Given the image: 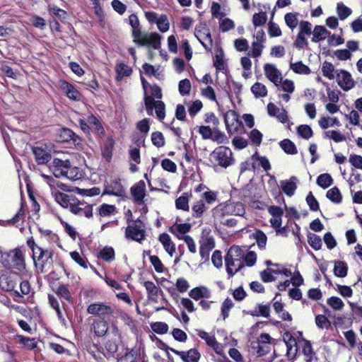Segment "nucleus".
I'll return each instance as SVG.
<instances>
[{"label":"nucleus","instance_id":"57","mask_svg":"<svg viewBox=\"0 0 362 362\" xmlns=\"http://www.w3.org/2000/svg\"><path fill=\"white\" fill-rule=\"evenodd\" d=\"M234 306L233 300L230 298H226L221 305V315L223 320L229 315L230 310Z\"/></svg>","mask_w":362,"mask_h":362},{"label":"nucleus","instance_id":"23","mask_svg":"<svg viewBox=\"0 0 362 362\" xmlns=\"http://www.w3.org/2000/svg\"><path fill=\"white\" fill-rule=\"evenodd\" d=\"M189 296L195 300H199L202 298H209L211 297V291L206 286H198L192 288Z\"/></svg>","mask_w":362,"mask_h":362},{"label":"nucleus","instance_id":"22","mask_svg":"<svg viewBox=\"0 0 362 362\" xmlns=\"http://www.w3.org/2000/svg\"><path fill=\"white\" fill-rule=\"evenodd\" d=\"M158 240L163 245L165 252L170 257H173L174 252H175V245L172 241L170 236L168 233H163L159 235Z\"/></svg>","mask_w":362,"mask_h":362},{"label":"nucleus","instance_id":"54","mask_svg":"<svg viewBox=\"0 0 362 362\" xmlns=\"http://www.w3.org/2000/svg\"><path fill=\"white\" fill-rule=\"evenodd\" d=\"M25 216V212L23 209V206H21V209L18 210V211L16 213V214L11 219L4 221H0V225L3 226H6L7 225H11L15 224L17 222H18L20 220L23 219Z\"/></svg>","mask_w":362,"mask_h":362},{"label":"nucleus","instance_id":"7","mask_svg":"<svg viewBox=\"0 0 362 362\" xmlns=\"http://www.w3.org/2000/svg\"><path fill=\"white\" fill-rule=\"evenodd\" d=\"M144 103L148 115L152 116L153 115V110H155L158 119L160 121L164 119L165 117V105L163 101L160 100H155L153 97L145 95Z\"/></svg>","mask_w":362,"mask_h":362},{"label":"nucleus","instance_id":"12","mask_svg":"<svg viewBox=\"0 0 362 362\" xmlns=\"http://www.w3.org/2000/svg\"><path fill=\"white\" fill-rule=\"evenodd\" d=\"M264 71L267 78L276 86H279L281 83V73L276 67L275 65L272 64H266L264 66Z\"/></svg>","mask_w":362,"mask_h":362},{"label":"nucleus","instance_id":"43","mask_svg":"<svg viewBox=\"0 0 362 362\" xmlns=\"http://www.w3.org/2000/svg\"><path fill=\"white\" fill-rule=\"evenodd\" d=\"M175 206L177 209L189 211V195L187 193H183L176 199Z\"/></svg>","mask_w":362,"mask_h":362},{"label":"nucleus","instance_id":"50","mask_svg":"<svg viewBox=\"0 0 362 362\" xmlns=\"http://www.w3.org/2000/svg\"><path fill=\"white\" fill-rule=\"evenodd\" d=\"M252 235L259 248L261 250L264 249L267 242V237L265 233L262 230H258Z\"/></svg>","mask_w":362,"mask_h":362},{"label":"nucleus","instance_id":"20","mask_svg":"<svg viewBox=\"0 0 362 362\" xmlns=\"http://www.w3.org/2000/svg\"><path fill=\"white\" fill-rule=\"evenodd\" d=\"M247 315L253 317H263L268 318L270 316V305L269 304H258L253 310L243 311Z\"/></svg>","mask_w":362,"mask_h":362},{"label":"nucleus","instance_id":"40","mask_svg":"<svg viewBox=\"0 0 362 362\" xmlns=\"http://www.w3.org/2000/svg\"><path fill=\"white\" fill-rule=\"evenodd\" d=\"M251 91L255 98H263L267 95L266 86L259 82H256L252 86Z\"/></svg>","mask_w":362,"mask_h":362},{"label":"nucleus","instance_id":"48","mask_svg":"<svg viewBox=\"0 0 362 362\" xmlns=\"http://www.w3.org/2000/svg\"><path fill=\"white\" fill-rule=\"evenodd\" d=\"M308 242L315 250H319L322 247V240L319 235L315 233H309L308 234Z\"/></svg>","mask_w":362,"mask_h":362},{"label":"nucleus","instance_id":"29","mask_svg":"<svg viewBox=\"0 0 362 362\" xmlns=\"http://www.w3.org/2000/svg\"><path fill=\"white\" fill-rule=\"evenodd\" d=\"M330 35V32L328 31L322 25H315L313 32L312 41L313 42H319L327 38Z\"/></svg>","mask_w":362,"mask_h":362},{"label":"nucleus","instance_id":"24","mask_svg":"<svg viewBox=\"0 0 362 362\" xmlns=\"http://www.w3.org/2000/svg\"><path fill=\"white\" fill-rule=\"evenodd\" d=\"M33 153L35 156V160L39 165L47 163L51 159V155L45 149L42 147H34Z\"/></svg>","mask_w":362,"mask_h":362},{"label":"nucleus","instance_id":"61","mask_svg":"<svg viewBox=\"0 0 362 362\" xmlns=\"http://www.w3.org/2000/svg\"><path fill=\"white\" fill-rule=\"evenodd\" d=\"M151 141L154 146L158 148L165 145V139L163 134L160 132H153L151 134Z\"/></svg>","mask_w":362,"mask_h":362},{"label":"nucleus","instance_id":"25","mask_svg":"<svg viewBox=\"0 0 362 362\" xmlns=\"http://www.w3.org/2000/svg\"><path fill=\"white\" fill-rule=\"evenodd\" d=\"M116 81H120L124 77H129L132 74V69L124 63L120 62L115 66Z\"/></svg>","mask_w":362,"mask_h":362},{"label":"nucleus","instance_id":"60","mask_svg":"<svg viewBox=\"0 0 362 362\" xmlns=\"http://www.w3.org/2000/svg\"><path fill=\"white\" fill-rule=\"evenodd\" d=\"M151 329L158 334H164L168 331V325L165 322H156L151 325Z\"/></svg>","mask_w":362,"mask_h":362},{"label":"nucleus","instance_id":"51","mask_svg":"<svg viewBox=\"0 0 362 362\" xmlns=\"http://www.w3.org/2000/svg\"><path fill=\"white\" fill-rule=\"evenodd\" d=\"M319 125L322 129H325L334 125L339 127L341 125V123L337 117L329 119L322 117L319 120Z\"/></svg>","mask_w":362,"mask_h":362},{"label":"nucleus","instance_id":"33","mask_svg":"<svg viewBox=\"0 0 362 362\" xmlns=\"http://www.w3.org/2000/svg\"><path fill=\"white\" fill-rule=\"evenodd\" d=\"M348 272V266L345 262L337 260L334 261V274L336 276L344 278Z\"/></svg>","mask_w":362,"mask_h":362},{"label":"nucleus","instance_id":"8","mask_svg":"<svg viewBox=\"0 0 362 362\" xmlns=\"http://www.w3.org/2000/svg\"><path fill=\"white\" fill-rule=\"evenodd\" d=\"M113 312V308L110 304L100 302L91 303L87 308L88 314L99 317L110 316Z\"/></svg>","mask_w":362,"mask_h":362},{"label":"nucleus","instance_id":"35","mask_svg":"<svg viewBox=\"0 0 362 362\" xmlns=\"http://www.w3.org/2000/svg\"><path fill=\"white\" fill-rule=\"evenodd\" d=\"M98 257L105 262H112L115 257V250L112 247L105 246L100 250Z\"/></svg>","mask_w":362,"mask_h":362},{"label":"nucleus","instance_id":"38","mask_svg":"<svg viewBox=\"0 0 362 362\" xmlns=\"http://www.w3.org/2000/svg\"><path fill=\"white\" fill-rule=\"evenodd\" d=\"M326 197L334 204H340L342 201V195L337 187H334L326 193Z\"/></svg>","mask_w":362,"mask_h":362},{"label":"nucleus","instance_id":"55","mask_svg":"<svg viewBox=\"0 0 362 362\" xmlns=\"http://www.w3.org/2000/svg\"><path fill=\"white\" fill-rule=\"evenodd\" d=\"M192 215L194 217L199 218L202 216L206 210L204 203L203 200H199L194 203L192 207Z\"/></svg>","mask_w":362,"mask_h":362},{"label":"nucleus","instance_id":"13","mask_svg":"<svg viewBox=\"0 0 362 362\" xmlns=\"http://www.w3.org/2000/svg\"><path fill=\"white\" fill-rule=\"evenodd\" d=\"M125 194L124 188L119 180H114L105 185L103 194L123 197Z\"/></svg>","mask_w":362,"mask_h":362},{"label":"nucleus","instance_id":"6","mask_svg":"<svg viewBox=\"0 0 362 362\" xmlns=\"http://www.w3.org/2000/svg\"><path fill=\"white\" fill-rule=\"evenodd\" d=\"M210 160L223 168H227L234 162L231 150L224 146H218L211 152Z\"/></svg>","mask_w":362,"mask_h":362},{"label":"nucleus","instance_id":"56","mask_svg":"<svg viewBox=\"0 0 362 362\" xmlns=\"http://www.w3.org/2000/svg\"><path fill=\"white\" fill-rule=\"evenodd\" d=\"M325 136L332 139L334 142L339 143L346 139L345 136L339 131L329 130L325 132Z\"/></svg>","mask_w":362,"mask_h":362},{"label":"nucleus","instance_id":"44","mask_svg":"<svg viewBox=\"0 0 362 362\" xmlns=\"http://www.w3.org/2000/svg\"><path fill=\"white\" fill-rule=\"evenodd\" d=\"M290 69L296 74H309L310 73V68L303 64L302 62L296 63H290Z\"/></svg>","mask_w":362,"mask_h":362},{"label":"nucleus","instance_id":"52","mask_svg":"<svg viewBox=\"0 0 362 362\" xmlns=\"http://www.w3.org/2000/svg\"><path fill=\"white\" fill-rule=\"evenodd\" d=\"M337 12L339 19L343 21L351 14L352 11L343 3H338L337 5Z\"/></svg>","mask_w":362,"mask_h":362},{"label":"nucleus","instance_id":"64","mask_svg":"<svg viewBox=\"0 0 362 362\" xmlns=\"http://www.w3.org/2000/svg\"><path fill=\"white\" fill-rule=\"evenodd\" d=\"M116 207L114 205L103 204L99 208V214L101 216H108L114 214Z\"/></svg>","mask_w":362,"mask_h":362},{"label":"nucleus","instance_id":"9","mask_svg":"<svg viewBox=\"0 0 362 362\" xmlns=\"http://www.w3.org/2000/svg\"><path fill=\"white\" fill-rule=\"evenodd\" d=\"M336 80L339 86L344 91H349L355 86L351 74L344 69L337 70Z\"/></svg>","mask_w":362,"mask_h":362},{"label":"nucleus","instance_id":"36","mask_svg":"<svg viewBox=\"0 0 362 362\" xmlns=\"http://www.w3.org/2000/svg\"><path fill=\"white\" fill-rule=\"evenodd\" d=\"M0 286L5 291H11L16 287V282L12 279L11 276L3 274L0 277Z\"/></svg>","mask_w":362,"mask_h":362},{"label":"nucleus","instance_id":"19","mask_svg":"<svg viewBox=\"0 0 362 362\" xmlns=\"http://www.w3.org/2000/svg\"><path fill=\"white\" fill-rule=\"evenodd\" d=\"M60 88L69 99L75 101L80 100L81 95L73 84L63 81L61 82Z\"/></svg>","mask_w":362,"mask_h":362},{"label":"nucleus","instance_id":"59","mask_svg":"<svg viewBox=\"0 0 362 362\" xmlns=\"http://www.w3.org/2000/svg\"><path fill=\"white\" fill-rule=\"evenodd\" d=\"M179 92L181 95H188L191 90V83L189 79L181 80L178 84Z\"/></svg>","mask_w":362,"mask_h":362},{"label":"nucleus","instance_id":"17","mask_svg":"<svg viewBox=\"0 0 362 362\" xmlns=\"http://www.w3.org/2000/svg\"><path fill=\"white\" fill-rule=\"evenodd\" d=\"M197 334L202 339L206 341V344L212 348L214 351L219 354L221 353V349L220 344L216 341V337L214 335H210L208 332L197 329Z\"/></svg>","mask_w":362,"mask_h":362},{"label":"nucleus","instance_id":"16","mask_svg":"<svg viewBox=\"0 0 362 362\" xmlns=\"http://www.w3.org/2000/svg\"><path fill=\"white\" fill-rule=\"evenodd\" d=\"M126 237L136 242H141L144 239L145 231L135 223L128 226L126 228Z\"/></svg>","mask_w":362,"mask_h":362},{"label":"nucleus","instance_id":"62","mask_svg":"<svg viewBox=\"0 0 362 362\" xmlns=\"http://www.w3.org/2000/svg\"><path fill=\"white\" fill-rule=\"evenodd\" d=\"M315 324L320 329H329L331 325L330 322L328 320L325 315H317L315 316Z\"/></svg>","mask_w":362,"mask_h":362},{"label":"nucleus","instance_id":"37","mask_svg":"<svg viewBox=\"0 0 362 362\" xmlns=\"http://www.w3.org/2000/svg\"><path fill=\"white\" fill-rule=\"evenodd\" d=\"M280 147L287 154L295 155L297 153V148L295 144L288 139H285L279 143Z\"/></svg>","mask_w":362,"mask_h":362},{"label":"nucleus","instance_id":"26","mask_svg":"<svg viewBox=\"0 0 362 362\" xmlns=\"http://www.w3.org/2000/svg\"><path fill=\"white\" fill-rule=\"evenodd\" d=\"M59 137L62 142H70L72 141L75 144H78L81 141V138L68 128L61 129Z\"/></svg>","mask_w":362,"mask_h":362},{"label":"nucleus","instance_id":"18","mask_svg":"<svg viewBox=\"0 0 362 362\" xmlns=\"http://www.w3.org/2000/svg\"><path fill=\"white\" fill-rule=\"evenodd\" d=\"M298 178L291 176L289 180H281L280 187L282 192L288 197H292L297 189Z\"/></svg>","mask_w":362,"mask_h":362},{"label":"nucleus","instance_id":"28","mask_svg":"<svg viewBox=\"0 0 362 362\" xmlns=\"http://www.w3.org/2000/svg\"><path fill=\"white\" fill-rule=\"evenodd\" d=\"M93 329L95 335L103 337L108 330L107 322L101 319L94 320L93 322Z\"/></svg>","mask_w":362,"mask_h":362},{"label":"nucleus","instance_id":"32","mask_svg":"<svg viewBox=\"0 0 362 362\" xmlns=\"http://www.w3.org/2000/svg\"><path fill=\"white\" fill-rule=\"evenodd\" d=\"M250 346L255 351L257 357H262L267 355L271 350L270 345L262 344L258 341H252Z\"/></svg>","mask_w":362,"mask_h":362},{"label":"nucleus","instance_id":"21","mask_svg":"<svg viewBox=\"0 0 362 362\" xmlns=\"http://www.w3.org/2000/svg\"><path fill=\"white\" fill-rule=\"evenodd\" d=\"M191 230L189 223H175L169 228V231L178 239L182 240V237Z\"/></svg>","mask_w":362,"mask_h":362},{"label":"nucleus","instance_id":"46","mask_svg":"<svg viewBox=\"0 0 362 362\" xmlns=\"http://www.w3.org/2000/svg\"><path fill=\"white\" fill-rule=\"evenodd\" d=\"M228 209L235 216H243L245 214L244 204L242 202H235L228 206Z\"/></svg>","mask_w":362,"mask_h":362},{"label":"nucleus","instance_id":"14","mask_svg":"<svg viewBox=\"0 0 362 362\" xmlns=\"http://www.w3.org/2000/svg\"><path fill=\"white\" fill-rule=\"evenodd\" d=\"M284 340L287 349L286 356L288 360L293 361L295 359L298 352L296 339L291 334L286 332L284 336Z\"/></svg>","mask_w":362,"mask_h":362},{"label":"nucleus","instance_id":"34","mask_svg":"<svg viewBox=\"0 0 362 362\" xmlns=\"http://www.w3.org/2000/svg\"><path fill=\"white\" fill-rule=\"evenodd\" d=\"M82 177V172L78 167L72 166L71 165V163L69 162V168H67V170L66 171V175L65 177L70 180H78Z\"/></svg>","mask_w":362,"mask_h":362},{"label":"nucleus","instance_id":"39","mask_svg":"<svg viewBox=\"0 0 362 362\" xmlns=\"http://www.w3.org/2000/svg\"><path fill=\"white\" fill-rule=\"evenodd\" d=\"M117 344L115 341L112 340H108L105 344V350L103 351V355L107 358H110V357H114L115 354L117 351Z\"/></svg>","mask_w":362,"mask_h":362},{"label":"nucleus","instance_id":"4","mask_svg":"<svg viewBox=\"0 0 362 362\" xmlns=\"http://www.w3.org/2000/svg\"><path fill=\"white\" fill-rule=\"evenodd\" d=\"M244 252L237 245H233L225 256L226 272L230 277L233 276L238 272L244 267Z\"/></svg>","mask_w":362,"mask_h":362},{"label":"nucleus","instance_id":"11","mask_svg":"<svg viewBox=\"0 0 362 362\" xmlns=\"http://www.w3.org/2000/svg\"><path fill=\"white\" fill-rule=\"evenodd\" d=\"M166 350H170L172 352L180 356L184 362H198L201 354L196 349H191L187 351H180L165 346Z\"/></svg>","mask_w":362,"mask_h":362},{"label":"nucleus","instance_id":"15","mask_svg":"<svg viewBox=\"0 0 362 362\" xmlns=\"http://www.w3.org/2000/svg\"><path fill=\"white\" fill-rule=\"evenodd\" d=\"M131 194L134 202L141 204L146 195V184L144 180H140L131 187Z\"/></svg>","mask_w":362,"mask_h":362},{"label":"nucleus","instance_id":"49","mask_svg":"<svg viewBox=\"0 0 362 362\" xmlns=\"http://www.w3.org/2000/svg\"><path fill=\"white\" fill-rule=\"evenodd\" d=\"M267 21V14L264 11L256 13L252 16V24L255 28L264 25Z\"/></svg>","mask_w":362,"mask_h":362},{"label":"nucleus","instance_id":"1","mask_svg":"<svg viewBox=\"0 0 362 362\" xmlns=\"http://www.w3.org/2000/svg\"><path fill=\"white\" fill-rule=\"evenodd\" d=\"M55 201L63 208L78 216L90 218L93 216V206L79 200L74 194H68L61 192H53Z\"/></svg>","mask_w":362,"mask_h":362},{"label":"nucleus","instance_id":"41","mask_svg":"<svg viewBox=\"0 0 362 362\" xmlns=\"http://www.w3.org/2000/svg\"><path fill=\"white\" fill-rule=\"evenodd\" d=\"M333 183V179L329 173L320 175L317 178V185L323 189H327Z\"/></svg>","mask_w":362,"mask_h":362},{"label":"nucleus","instance_id":"42","mask_svg":"<svg viewBox=\"0 0 362 362\" xmlns=\"http://www.w3.org/2000/svg\"><path fill=\"white\" fill-rule=\"evenodd\" d=\"M336 71H337L335 70V68L332 63L325 61L322 64V73L325 77L329 78V80L334 79V73H336Z\"/></svg>","mask_w":362,"mask_h":362},{"label":"nucleus","instance_id":"3","mask_svg":"<svg viewBox=\"0 0 362 362\" xmlns=\"http://www.w3.org/2000/svg\"><path fill=\"white\" fill-rule=\"evenodd\" d=\"M27 245L33 252L34 264L41 273L46 272L45 268L52 265L50 260L52 259L54 252L52 250H45L37 245L33 238L31 237L27 240Z\"/></svg>","mask_w":362,"mask_h":362},{"label":"nucleus","instance_id":"2","mask_svg":"<svg viewBox=\"0 0 362 362\" xmlns=\"http://www.w3.org/2000/svg\"><path fill=\"white\" fill-rule=\"evenodd\" d=\"M129 22L133 30L134 42L137 45L148 46L154 49H158L160 47L161 36L157 33H142L139 28V21L136 15H130Z\"/></svg>","mask_w":362,"mask_h":362},{"label":"nucleus","instance_id":"10","mask_svg":"<svg viewBox=\"0 0 362 362\" xmlns=\"http://www.w3.org/2000/svg\"><path fill=\"white\" fill-rule=\"evenodd\" d=\"M69 165V160H62L59 158H54L52 165L49 166L50 170L52 172L55 177L59 178L65 177L66 171Z\"/></svg>","mask_w":362,"mask_h":362},{"label":"nucleus","instance_id":"47","mask_svg":"<svg viewBox=\"0 0 362 362\" xmlns=\"http://www.w3.org/2000/svg\"><path fill=\"white\" fill-rule=\"evenodd\" d=\"M297 133L299 136L304 139H309L313 135L311 127L308 124H301L297 127Z\"/></svg>","mask_w":362,"mask_h":362},{"label":"nucleus","instance_id":"27","mask_svg":"<svg viewBox=\"0 0 362 362\" xmlns=\"http://www.w3.org/2000/svg\"><path fill=\"white\" fill-rule=\"evenodd\" d=\"M214 241L211 238H206L201 243L199 254L202 259H207L209 257L210 251L214 247Z\"/></svg>","mask_w":362,"mask_h":362},{"label":"nucleus","instance_id":"5","mask_svg":"<svg viewBox=\"0 0 362 362\" xmlns=\"http://www.w3.org/2000/svg\"><path fill=\"white\" fill-rule=\"evenodd\" d=\"M0 262L6 269H15L19 272L25 269V259L19 248L9 252H0Z\"/></svg>","mask_w":362,"mask_h":362},{"label":"nucleus","instance_id":"53","mask_svg":"<svg viewBox=\"0 0 362 362\" xmlns=\"http://www.w3.org/2000/svg\"><path fill=\"white\" fill-rule=\"evenodd\" d=\"M327 303L334 310H341L344 306V303L342 300L337 296H332L329 298L327 300Z\"/></svg>","mask_w":362,"mask_h":362},{"label":"nucleus","instance_id":"63","mask_svg":"<svg viewBox=\"0 0 362 362\" xmlns=\"http://www.w3.org/2000/svg\"><path fill=\"white\" fill-rule=\"evenodd\" d=\"M156 25L158 30L162 33L168 31L170 28L168 19L165 15H161L159 17V18L157 21Z\"/></svg>","mask_w":362,"mask_h":362},{"label":"nucleus","instance_id":"58","mask_svg":"<svg viewBox=\"0 0 362 362\" xmlns=\"http://www.w3.org/2000/svg\"><path fill=\"white\" fill-rule=\"evenodd\" d=\"M57 295L67 301H69L71 299V294L66 285L62 284L59 286L55 291Z\"/></svg>","mask_w":362,"mask_h":362},{"label":"nucleus","instance_id":"30","mask_svg":"<svg viewBox=\"0 0 362 362\" xmlns=\"http://www.w3.org/2000/svg\"><path fill=\"white\" fill-rule=\"evenodd\" d=\"M144 286L147 292L148 299L151 301H157L159 288L151 281H146L144 283Z\"/></svg>","mask_w":362,"mask_h":362},{"label":"nucleus","instance_id":"45","mask_svg":"<svg viewBox=\"0 0 362 362\" xmlns=\"http://www.w3.org/2000/svg\"><path fill=\"white\" fill-rule=\"evenodd\" d=\"M299 13H287L284 16V20L286 25L291 28V30H293L296 28L298 23V16Z\"/></svg>","mask_w":362,"mask_h":362},{"label":"nucleus","instance_id":"31","mask_svg":"<svg viewBox=\"0 0 362 362\" xmlns=\"http://www.w3.org/2000/svg\"><path fill=\"white\" fill-rule=\"evenodd\" d=\"M115 140L113 139V138L111 136L107 138L103 145L102 154L103 158H105V159L108 162L110 161L112 158Z\"/></svg>","mask_w":362,"mask_h":362}]
</instances>
